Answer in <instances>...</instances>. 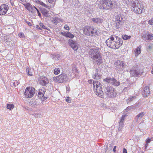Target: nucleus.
<instances>
[{
  "label": "nucleus",
  "mask_w": 153,
  "mask_h": 153,
  "mask_svg": "<svg viewBox=\"0 0 153 153\" xmlns=\"http://www.w3.org/2000/svg\"><path fill=\"white\" fill-rule=\"evenodd\" d=\"M105 43L108 46L113 49H118L123 43L122 39L118 37L112 36L106 40Z\"/></svg>",
  "instance_id": "nucleus-1"
},
{
  "label": "nucleus",
  "mask_w": 153,
  "mask_h": 153,
  "mask_svg": "<svg viewBox=\"0 0 153 153\" xmlns=\"http://www.w3.org/2000/svg\"><path fill=\"white\" fill-rule=\"evenodd\" d=\"M113 7V3L111 0H100V7L103 9L112 10Z\"/></svg>",
  "instance_id": "nucleus-2"
},
{
  "label": "nucleus",
  "mask_w": 153,
  "mask_h": 153,
  "mask_svg": "<svg viewBox=\"0 0 153 153\" xmlns=\"http://www.w3.org/2000/svg\"><path fill=\"white\" fill-rule=\"evenodd\" d=\"M104 94L107 97L113 98L116 96V95L114 88L110 86L105 87L104 88Z\"/></svg>",
  "instance_id": "nucleus-3"
},
{
  "label": "nucleus",
  "mask_w": 153,
  "mask_h": 153,
  "mask_svg": "<svg viewBox=\"0 0 153 153\" xmlns=\"http://www.w3.org/2000/svg\"><path fill=\"white\" fill-rule=\"evenodd\" d=\"M83 33L86 35L91 36H96L98 34V32L96 29L88 26L84 27Z\"/></svg>",
  "instance_id": "nucleus-4"
},
{
  "label": "nucleus",
  "mask_w": 153,
  "mask_h": 153,
  "mask_svg": "<svg viewBox=\"0 0 153 153\" xmlns=\"http://www.w3.org/2000/svg\"><path fill=\"white\" fill-rule=\"evenodd\" d=\"M94 90L96 94L99 97H102L103 92L102 91L101 85L99 82H95L94 83Z\"/></svg>",
  "instance_id": "nucleus-5"
},
{
  "label": "nucleus",
  "mask_w": 153,
  "mask_h": 153,
  "mask_svg": "<svg viewBox=\"0 0 153 153\" xmlns=\"http://www.w3.org/2000/svg\"><path fill=\"white\" fill-rule=\"evenodd\" d=\"M131 9L135 13L139 14H141L143 11V6L139 3L137 4L133 2L131 4Z\"/></svg>",
  "instance_id": "nucleus-6"
},
{
  "label": "nucleus",
  "mask_w": 153,
  "mask_h": 153,
  "mask_svg": "<svg viewBox=\"0 0 153 153\" xmlns=\"http://www.w3.org/2000/svg\"><path fill=\"white\" fill-rule=\"evenodd\" d=\"M35 88L32 87H27L24 92L25 96L28 98H31L35 94Z\"/></svg>",
  "instance_id": "nucleus-7"
},
{
  "label": "nucleus",
  "mask_w": 153,
  "mask_h": 153,
  "mask_svg": "<svg viewBox=\"0 0 153 153\" xmlns=\"http://www.w3.org/2000/svg\"><path fill=\"white\" fill-rule=\"evenodd\" d=\"M114 66L116 70L118 71H123L125 67L123 62L120 60H117L115 62Z\"/></svg>",
  "instance_id": "nucleus-8"
},
{
  "label": "nucleus",
  "mask_w": 153,
  "mask_h": 153,
  "mask_svg": "<svg viewBox=\"0 0 153 153\" xmlns=\"http://www.w3.org/2000/svg\"><path fill=\"white\" fill-rule=\"evenodd\" d=\"M90 57L91 59L101 55L99 49L97 48L91 49L89 52Z\"/></svg>",
  "instance_id": "nucleus-9"
},
{
  "label": "nucleus",
  "mask_w": 153,
  "mask_h": 153,
  "mask_svg": "<svg viewBox=\"0 0 153 153\" xmlns=\"http://www.w3.org/2000/svg\"><path fill=\"white\" fill-rule=\"evenodd\" d=\"M130 72L131 75L132 76H137L139 75H141L143 73V70L140 69L138 68L135 70H131Z\"/></svg>",
  "instance_id": "nucleus-10"
},
{
  "label": "nucleus",
  "mask_w": 153,
  "mask_h": 153,
  "mask_svg": "<svg viewBox=\"0 0 153 153\" xmlns=\"http://www.w3.org/2000/svg\"><path fill=\"white\" fill-rule=\"evenodd\" d=\"M93 63L98 65H100L102 62V58L100 55L99 56L95 57L92 59Z\"/></svg>",
  "instance_id": "nucleus-11"
},
{
  "label": "nucleus",
  "mask_w": 153,
  "mask_h": 153,
  "mask_svg": "<svg viewBox=\"0 0 153 153\" xmlns=\"http://www.w3.org/2000/svg\"><path fill=\"white\" fill-rule=\"evenodd\" d=\"M68 43L71 47L74 50L76 51L78 49V44L76 41L72 39H69Z\"/></svg>",
  "instance_id": "nucleus-12"
},
{
  "label": "nucleus",
  "mask_w": 153,
  "mask_h": 153,
  "mask_svg": "<svg viewBox=\"0 0 153 153\" xmlns=\"http://www.w3.org/2000/svg\"><path fill=\"white\" fill-rule=\"evenodd\" d=\"M58 82L63 83L67 81L68 80V78L67 75L65 74H62L58 76Z\"/></svg>",
  "instance_id": "nucleus-13"
},
{
  "label": "nucleus",
  "mask_w": 153,
  "mask_h": 153,
  "mask_svg": "<svg viewBox=\"0 0 153 153\" xmlns=\"http://www.w3.org/2000/svg\"><path fill=\"white\" fill-rule=\"evenodd\" d=\"M8 9V5L3 4L0 6V15H3L6 13Z\"/></svg>",
  "instance_id": "nucleus-14"
},
{
  "label": "nucleus",
  "mask_w": 153,
  "mask_h": 153,
  "mask_svg": "<svg viewBox=\"0 0 153 153\" xmlns=\"http://www.w3.org/2000/svg\"><path fill=\"white\" fill-rule=\"evenodd\" d=\"M39 83L42 85H45L49 82L48 79L44 76L40 77L39 79Z\"/></svg>",
  "instance_id": "nucleus-15"
},
{
  "label": "nucleus",
  "mask_w": 153,
  "mask_h": 153,
  "mask_svg": "<svg viewBox=\"0 0 153 153\" xmlns=\"http://www.w3.org/2000/svg\"><path fill=\"white\" fill-rule=\"evenodd\" d=\"M40 11L42 15L45 17H49L51 16V14L49 13L45 9L42 8L40 9Z\"/></svg>",
  "instance_id": "nucleus-16"
},
{
  "label": "nucleus",
  "mask_w": 153,
  "mask_h": 153,
  "mask_svg": "<svg viewBox=\"0 0 153 153\" xmlns=\"http://www.w3.org/2000/svg\"><path fill=\"white\" fill-rule=\"evenodd\" d=\"M125 19V18L124 15L119 14L117 15L116 16L115 21L124 22Z\"/></svg>",
  "instance_id": "nucleus-17"
},
{
  "label": "nucleus",
  "mask_w": 153,
  "mask_h": 153,
  "mask_svg": "<svg viewBox=\"0 0 153 153\" xmlns=\"http://www.w3.org/2000/svg\"><path fill=\"white\" fill-rule=\"evenodd\" d=\"M92 21L95 23L99 24L102 23L104 21L102 19L95 17L92 19Z\"/></svg>",
  "instance_id": "nucleus-18"
},
{
  "label": "nucleus",
  "mask_w": 153,
  "mask_h": 153,
  "mask_svg": "<svg viewBox=\"0 0 153 153\" xmlns=\"http://www.w3.org/2000/svg\"><path fill=\"white\" fill-rule=\"evenodd\" d=\"M150 91L148 87L146 86L144 88L143 95L144 97H147L150 94Z\"/></svg>",
  "instance_id": "nucleus-19"
},
{
  "label": "nucleus",
  "mask_w": 153,
  "mask_h": 153,
  "mask_svg": "<svg viewBox=\"0 0 153 153\" xmlns=\"http://www.w3.org/2000/svg\"><path fill=\"white\" fill-rule=\"evenodd\" d=\"M124 22L115 21V27L117 29L121 28L124 24Z\"/></svg>",
  "instance_id": "nucleus-20"
},
{
  "label": "nucleus",
  "mask_w": 153,
  "mask_h": 153,
  "mask_svg": "<svg viewBox=\"0 0 153 153\" xmlns=\"http://www.w3.org/2000/svg\"><path fill=\"white\" fill-rule=\"evenodd\" d=\"M61 34L67 37H69L70 38H73L74 36L73 34H71L69 32H61Z\"/></svg>",
  "instance_id": "nucleus-21"
},
{
  "label": "nucleus",
  "mask_w": 153,
  "mask_h": 153,
  "mask_svg": "<svg viewBox=\"0 0 153 153\" xmlns=\"http://www.w3.org/2000/svg\"><path fill=\"white\" fill-rule=\"evenodd\" d=\"M96 72L93 75V78L94 79H99L101 77L100 74L98 73V69H96Z\"/></svg>",
  "instance_id": "nucleus-22"
},
{
  "label": "nucleus",
  "mask_w": 153,
  "mask_h": 153,
  "mask_svg": "<svg viewBox=\"0 0 153 153\" xmlns=\"http://www.w3.org/2000/svg\"><path fill=\"white\" fill-rule=\"evenodd\" d=\"M45 89L43 88L40 89L38 93V97L41 98L43 97L45 91Z\"/></svg>",
  "instance_id": "nucleus-23"
},
{
  "label": "nucleus",
  "mask_w": 153,
  "mask_h": 153,
  "mask_svg": "<svg viewBox=\"0 0 153 153\" xmlns=\"http://www.w3.org/2000/svg\"><path fill=\"white\" fill-rule=\"evenodd\" d=\"M62 21L60 19H59L57 17H55L53 18L52 22L54 25H57L58 23Z\"/></svg>",
  "instance_id": "nucleus-24"
},
{
  "label": "nucleus",
  "mask_w": 153,
  "mask_h": 153,
  "mask_svg": "<svg viewBox=\"0 0 153 153\" xmlns=\"http://www.w3.org/2000/svg\"><path fill=\"white\" fill-rule=\"evenodd\" d=\"M145 114L143 112H142L137 115L135 118V120L137 121L139 119L142 118L144 115Z\"/></svg>",
  "instance_id": "nucleus-25"
},
{
  "label": "nucleus",
  "mask_w": 153,
  "mask_h": 153,
  "mask_svg": "<svg viewBox=\"0 0 153 153\" xmlns=\"http://www.w3.org/2000/svg\"><path fill=\"white\" fill-rule=\"evenodd\" d=\"M23 5L24 6L25 8L28 11L30 10V9L32 7V6L28 3H23Z\"/></svg>",
  "instance_id": "nucleus-26"
},
{
  "label": "nucleus",
  "mask_w": 153,
  "mask_h": 153,
  "mask_svg": "<svg viewBox=\"0 0 153 153\" xmlns=\"http://www.w3.org/2000/svg\"><path fill=\"white\" fill-rule=\"evenodd\" d=\"M29 104L32 106L35 107L36 106H37L38 104L37 103V102L36 100H35L30 102H29Z\"/></svg>",
  "instance_id": "nucleus-27"
},
{
  "label": "nucleus",
  "mask_w": 153,
  "mask_h": 153,
  "mask_svg": "<svg viewBox=\"0 0 153 153\" xmlns=\"http://www.w3.org/2000/svg\"><path fill=\"white\" fill-rule=\"evenodd\" d=\"M135 53V56H138L141 53V50L140 48L138 47L134 51Z\"/></svg>",
  "instance_id": "nucleus-28"
},
{
  "label": "nucleus",
  "mask_w": 153,
  "mask_h": 153,
  "mask_svg": "<svg viewBox=\"0 0 153 153\" xmlns=\"http://www.w3.org/2000/svg\"><path fill=\"white\" fill-rule=\"evenodd\" d=\"M31 70L29 68H27L26 69V71L27 75L30 76H32V73L31 71Z\"/></svg>",
  "instance_id": "nucleus-29"
},
{
  "label": "nucleus",
  "mask_w": 153,
  "mask_h": 153,
  "mask_svg": "<svg viewBox=\"0 0 153 153\" xmlns=\"http://www.w3.org/2000/svg\"><path fill=\"white\" fill-rule=\"evenodd\" d=\"M36 9H37L36 8V7L35 6H32V7L30 9V10H29V11L32 13H33L36 12Z\"/></svg>",
  "instance_id": "nucleus-30"
},
{
  "label": "nucleus",
  "mask_w": 153,
  "mask_h": 153,
  "mask_svg": "<svg viewBox=\"0 0 153 153\" xmlns=\"http://www.w3.org/2000/svg\"><path fill=\"white\" fill-rule=\"evenodd\" d=\"M14 105L13 104H7V108L8 109L11 110L14 108Z\"/></svg>",
  "instance_id": "nucleus-31"
},
{
  "label": "nucleus",
  "mask_w": 153,
  "mask_h": 153,
  "mask_svg": "<svg viewBox=\"0 0 153 153\" xmlns=\"http://www.w3.org/2000/svg\"><path fill=\"white\" fill-rule=\"evenodd\" d=\"M136 97H130L129 98L127 99L126 100V101L127 103H128L129 102L135 99Z\"/></svg>",
  "instance_id": "nucleus-32"
},
{
  "label": "nucleus",
  "mask_w": 153,
  "mask_h": 153,
  "mask_svg": "<svg viewBox=\"0 0 153 153\" xmlns=\"http://www.w3.org/2000/svg\"><path fill=\"white\" fill-rule=\"evenodd\" d=\"M40 4L42 6H43L45 7L46 8H47L50 9L51 7L46 5L43 2L41 1Z\"/></svg>",
  "instance_id": "nucleus-33"
},
{
  "label": "nucleus",
  "mask_w": 153,
  "mask_h": 153,
  "mask_svg": "<svg viewBox=\"0 0 153 153\" xmlns=\"http://www.w3.org/2000/svg\"><path fill=\"white\" fill-rule=\"evenodd\" d=\"M123 123L120 121L119 123V128H118L119 131H120L121 130L122 128L123 127Z\"/></svg>",
  "instance_id": "nucleus-34"
},
{
  "label": "nucleus",
  "mask_w": 153,
  "mask_h": 153,
  "mask_svg": "<svg viewBox=\"0 0 153 153\" xmlns=\"http://www.w3.org/2000/svg\"><path fill=\"white\" fill-rule=\"evenodd\" d=\"M153 39V35L152 34L147 35V40H152Z\"/></svg>",
  "instance_id": "nucleus-35"
},
{
  "label": "nucleus",
  "mask_w": 153,
  "mask_h": 153,
  "mask_svg": "<svg viewBox=\"0 0 153 153\" xmlns=\"http://www.w3.org/2000/svg\"><path fill=\"white\" fill-rule=\"evenodd\" d=\"M111 78H106L103 79V81L105 82V83H106L107 82L111 83Z\"/></svg>",
  "instance_id": "nucleus-36"
},
{
  "label": "nucleus",
  "mask_w": 153,
  "mask_h": 153,
  "mask_svg": "<svg viewBox=\"0 0 153 153\" xmlns=\"http://www.w3.org/2000/svg\"><path fill=\"white\" fill-rule=\"evenodd\" d=\"M130 38V36H128L126 35H123L122 36V38L124 40H127L129 39Z\"/></svg>",
  "instance_id": "nucleus-37"
},
{
  "label": "nucleus",
  "mask_w": 153,
  "mask_h": 153,
  "mask_svg": "<svg viewBox=\"0 0 153 153\" xmlns=\"http://www.w3.org/2000/svg\"><path fill=\"white\" fill-rule=\"evenodd\" d=\"M60 72V69L59 68H56L54 69V74H58Z\"/></svg>",
  "instance_id": "nucleus-38"
},
{
  "label": "nucleus",
  "mask_w": 153,
  "mask_h": 153,
  "mask_svg": "<svg viewBox=\"0 0 153 153\" xmlns=\"http://www.w3.org/2000/svg\"><path fill=\"white\" fill-rule=\"evenodd\" d=\"M126 3L127 4H132L134 2H133V0H125Z\"/></svg>",
  "instance_id": "nucleus-39"
},
{
  "label": "nucleus",
  "mask_w": 153,
  "mask_h": 153,
  "mask_svg": "<svg viewBox=\"0 0 153 153\" xmlns=\"http://www.w3.org/2000/svg\"><path fill=\"white\" fill-rule=\"evenodd\" d=\"M126 115H123L122 116L120 120V121L123 123L125 120V118Z\"/></svg>",
  "instance_id": "nucleus-40"
},
{
  "label": "nucleus",
  "mask_w": 153,
  "mask_h": 153,
  "mask_svg": "<svg viewBox=\"0 0 153 153\" xmlns=\"http://www.w3.org/2000/svg\"><path fill=\"white\" fill-rule=\"evenodd\" d=\"M116 81L117 80L116 79H115L114 78H111V83L113 85Z\"/></svg>",
  "instance_id": "nucleus-41"
},
{
  "label": "nucleus",
  "mask_w": 153,
  "mask_h": 153,
  "mask_svg": "<svg viewBox=\"0 0 153 153\" xmlns=\"http://www.w3.org/2000/svg\"><path fill=\"white\" fill-rule=\"evenodd\" d=\"M98 82V81H94V80H92V79L89 80L88 81V83H90V84L93 83V86H94V83H95V82Z\"/></svg>",
  "instance_id": "nucleus-42"
},
{
  "label": "nucleus",
  "mask_w": 153,
  "mask_h": 153,
  "mask_svg": "<svg viewBox=\"0 0 153 153\" xmlns=\"http://www.w3.org/2000/svg\"><path fill=\"white\" fill-rule=\"evenodd\" d=\"M142 38L145 40H147V35H143L142 36Z\"/></svg>",
  "instance_id": "nucleus-43"
},
{
  "label": "nucleus",
  "mask_w": 153,
  "mask_h": 153,
  "mask_svg": "<svg viewBox=\"0 0 153 153\" xmlns=\"http://www.w3.org/2000/svg\"><path fill=\"white\" fill-rule=\"evenodd\" d=\"M148 23L150 25H153V19L149 20L148 21Z\"/></svg>",
  "instance_id": "nucleus-44"
},
{
  "label": "nucleus",
  "mask_w": 153,
  "mask_h": 153,
  "mask_svg": "<svg viewBox=\"0 0 153 153\" xmlns=\"http://www.w3.org/2000/svg\"><path fill=\"white\" fill-rule=\"evenodd\" d=\"M19 36L20 37L24 38L25 37V36L24 33H19Z\"/></svg>",
  "instance_id": "nucleus-45"
},
{
  "label": "nucleus",
  "mask_w": 153,
  "mask_h": 153,
  "mask_svg": "<svg viewBox=\"0 0 153 153\" xmlns=\"http://www.w3.org/2000/svg\"><path fill=\"white\" fill-rule=\"evenodd\" d=\"M71 98L69 97H68L66 100V101L69 103L71 102Z\"/></svg>",
  "instance_id": "nucleus-46"
},
{
  "label": "nucleus",
  "mask_w": 153,
  "mask_h": 153,
  "mask_svg": "<svg viewBox=\"0 0 153 153\" xmlns=\"http://www.w3.org/2000/svg\"><path fill=\"white\" fill-rule=\"evenodd\" d=\"M131 106H129L127 107L125 110V112H128L131 109Z\"/></svg>",
  "instance_id": "nucleus-47"
},
{
  "label": "nucleus",
  "mask_w": 153,
  "mask_h": 153,
  "mask_svg": "<svg viewBox=\"0 0 153 153\" xmlns=\"http://www.w3.org/2000/svg\"><path fill=\"white\" fill-rule=\"evenodd\" d=\"M53 80L55 82H58V76L56 77H53Z\"/></svg>",
  "instance_id": "nucleus-48"
},
{
  "label": "nucleus",
  "mask_w": 153,
  "mask_h": 153,
  "mask_svg": "<svg viewBox=\"0 0 153 153\" xmlns=\"http://www.w3.org/2000/svg\"><path fill=\"white\" fill-rule=\"evenodd\" d=\"M120 83L119 82L117 81V80L113 85L115 86H118L120 85Z\"/></svg>",
  "instance_id": "nucleus-49"
},
{
  "label": "nucleus",
  "mask_w": 153,
  "mask_h": 153,
  "mask_svg": "<svg viewBox=\"0 0 153 153\" xmlns=\"http://www.w3.org/2000/svg\"><path fill=\"white\" fill-rule=\"evenodd\" d=\"M40 26L43 29H45V26L43 25V23H40L39 24Z\"/></svg>",
  "instance_id": "nucleus-50"
},
{
  "label": "nucleus",
  "mask_w": 153,
  "mask_h": 153,
  "mask_svg": "<svg viewBox=\"0 0 153 153\" xmlns=\"http://www.w3.org/2000/svg\"><path fill=\"white\" fill-rule=\"evenodd\" d=\"M35 117L36 118L38 117H41V114H35Z\"/></svg>",
  "instance_id": "nucleus-51"
},
{
  "label": "nucleus",
  "mask_w": 153,
  "mask_h": 153,
  "mask_svg": "<svg viewBox=\"0 0 153 153\" xmlns=\"http://www.w3.org/2000/svg\"><path fill=\"white\" fill-rule=\"evenodd\" d=\"M64 28L67 30H69L70 28L67 25H65Z\"/></svg>",
  "instance_id": "nucleus-52"
},
{
  "label": "nucleus",
  "mask_w": 153,
  "mask_h": 153,
  "mask_svg": "<svg viewBox=\"0 0 153 153\" xmlns=\"http://www.w3.org/2000/svg\"><path fill=\"white\" fill-rule=\"evenodd\" d=\"M130 88L129 87H125L123 90V91H127Z\"/></svg>",
  "instance_id": "nucleus-53"
},
{
  "label": "nucleus",
  "mask_w": 153,
  "mask_h": 153,
  "mask_svg": "<svg viewBox=\"0 0 153 153\" xmlns=\"http://www.w3.org/2000/svg\"><path fill=\"white\" fill-rule=\"evenodd\" d=\"M36 10L37 12V13H38V16L40 17V18H41V13H40L39 10L37 9H36Z\"/></svg>",
  "instance_id": "nucleus-54"
},
{
  "label": "nucleus",
  "mask_w": 153,
  "mask_h": 153,
  "mask_svg": "<svg viewBox=\"0 0 153 153\" xmlns=\"http://www.w3.org/2000/svg\"><path fill=\"white\" fill-rule=\"evenodd\" d=\"M76 67H74L73 68V72L75 71V73H76L75 74H76V73H77V71H76Z\"/></svg>",
  "instance_id": "nucleus-55"
},
{
  "label": "nucleus",
  "mask_w": 153,
  "mask_h": 153,
  "mask_svg": "<svg viewBox=\"0 0 153 153\" xmlns=\"http://www.w3.org/2000/svg\"><path fill=\"white\" fill-rule=\"evenodd\" d=\"M19 83L17 82H15L13 83L14 86H16L18 85Z\"/></svg>",
  "instance_id": "nucleus-56"
},
{
  "label": "nucleus",
  "mask_w": 153,
  "mask_h": 153,
  "mask_svg": "<svg viewBox=\"0 0 153 153\" xmlns=\"http://www.w3.org/2000/svg\"><path fill=\"white\" fill-rule=\"evenodd\" d=\"M151 141V139L149 138H148L146 140V142L147 143H149L150 142V141Z\"/></svg>",
  "instance_id": "nucleus-57"
},
{
  "label": "nucleus",
  "mask_w": 153,
  "mask_h": 153,
  "mask_svg": "<svg viewBox=\"0 0 153 153\" xmlns=\"http://www.w3.org/2000/svg\"><path fill=\"white\" fill-rule=\"evenodd\" d=\"M123 153H127V150L125 148L123 149Z\"/></svg>",
  "instance_id": "nucleus-58"
},
{
  "label": "nucleus",
  "mask_w": 153,
  "mask_h": 153,
  "mask_svg": "<svg viewBox=\"0 0 153 153\" xmlns=\"http://www.w3.org/2000/svg\"><path fill=\"white\" fill-rule=\"evenodd\" d=\"M48 1L50 3L52 4L54 0H48Z\"/></svg>",
  "instance_id": "nucleus-59"
},
{
  "label": "nucleus",
  "mask_w": 153,
  "mask_h": 153,
  "mask_svg": "<svg viewBox=\"0 0 153 153\" xmlns=\"http://www.w3.org/2000/svg\"><path fill=\"white\" fill-rule=\"evenodd\" d=\"M26 22L27 23V24H28V25L29 26H32V24L30 22H27V21H26Z\"/></svg>",
  "instance_id": "nucleus-60"
},
{
  "label": "nucleus",
  "mask_w": 153,
  "mask_h": 153,
  "mask_svg": "<svg viewBox=\"0 0 153 153\" xmlns=\"http://www.w3.org/2000/svg\"><path fill=\"white\" fill-rule=\"evenodd\" d=\"M19 0L22 2V4H23V3H26V0Z\"/></svg>",
  "instance_id": "nucleus-61"
},
{
  "label": "nucleus",
  "mask_w": 153,
  "mask_h": 153,
  "mask_svg": "<svg viewBox=\"0 0 153 153\" xmlns=\"http://www.w3.org/2000/svg\"><path fill=\"white\" fill-rule=\"evenodd\" d=\"M116 146H115L114 147V148L113 149V151L114 152H115L116 151Z\"/></svg>",
  "instance_id": "nucleus-62"
},
{
  "label": "nucleus",
  "mask_w": 153,
  "mask_h": 153,
  "mask_svg": "<svg viewBox=\"0 0 153 153\" xmlns=\"http://www.w3.org/2000/svg\"><path fill=\"white\" fill-rule=\"evenodd\" d=\"M70 88L69 87H66V90L67 91H69Z\"/></svg>",
  "instance_id": "nucleus-63"
},
{
  "label": "nucleus",
  "mask_w": 153,
  "mask_h": 153,
  "mask_svg": "<svg viewBox=\"0 0 153 153\" xmlns=\"http://www.w3.org/2000/svg\"><path fill=\"white\" fill-rule=\"evenodd\" d=\"M148 144H149V143H147V142H146V145L145 146V149H146L147 147L148 146Z\"/></svg>",
  "instance_id": "nucleus-64"
}]
</instances>
